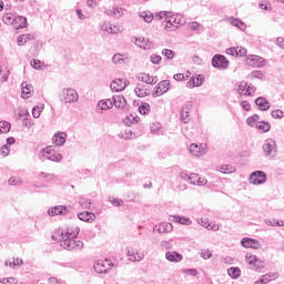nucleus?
Segmentation results:
<instances>
[{"mask_svg": "<svg viewBox=\"0 0 284 284\" xmlns=\"http://www.w3.org/2000/svg\"><path fill=\"white\" fill-rule=\"evenodd\" d=\"M58 237H55L54 235H52L53 241H60V245L61 247H63L64 250H81L83 247V242L77 240V237H69L68 235L63 234V230L58 232Z\"/></svg>", "mask_w": 284, "mask_h": 284, "instance_id": "f257e3e1", "label": "nucleus"}, {"mask_svg": "<svg viewBox=\"0 0 284 284\" xmlns=\"http://www.w3.org/2000/svg\"><path fill=\"white\" fill-rule=\"evenodd\" d=\"M40 161L43 163L45 162V159L48 161H53L55 163H60V161H63V155L57 151H54V149L47 146L44 149H42L40 155H39Z\"/></svg>", "mask_w": 284, "mask_h": 284, "instance_id": "f03ea898", "label": "nucleus"}, {"mask_svg": "<svg viewBox=\"0 0 284 284\" xmlns=\"http://www.w3.org/2000/svg\"><path fill=\"white\" fill-rule=\"evenodd\" d=\"M114 263H111L110 260H99L94 263L93 267L98 274H108L112 267H114Z\"/></svg>", "mask_w": 284, "mask_h": 284, "instance_id": "7ed1b4c3", "label": "nucleus"}, {"mask_svg": "<svg viewBox=\"0 0 284 284\" xmlns=\"http://www.w3.org/2000/svg\"><path fill=\"white\" fill-rule=\"evenodd\" d=\"M62 97L63 103H77V101H79V93L71 88L63 89Z\"/></svg>", "mask_w": 284, "mask_h": 284, "instance_id": "20e7f679", "label": "nucleus"}, {"mask_svg": "<svg viewBox=\"0 0 284 284\" xmlns=\"http://www.w3.org/2000/svg\"><path fill=\"white\" fill-rule=\"evenodd\" d=\"M212 65L220 70H227V68H230V61L223 54H215L212 58Z\"/></svg>", "mask_w": 284, "mask_h": 284, "instance_id": "39448f33", "label": "nucleus"}, {"mask_svg": "<svg viewBox=\"0 0 284 284\" xmlns=\"http://www.w3.org/2000/svg\"><path fill=\"white\" fill-rule=\"evenodd\" d=\"M248 181L253 185H263L267 181V174L263 171H254L251 173Z\"/></svg>", "mask_w": 284, "mask_h": 284, "instance_id": "423d86ee", "label": "nucleus"}, {"mask_svg": "<svg viewBox=\"0 0 284 284\" xmlns=\"http://www.w3.org/2000/svg\"><path fill=\"white\" fill-rule=\"evenodd\" d=\"M264 156H276V141L267 139L263 145Z\"/></svg>", "mask_w": 284, "mask_h": 284, "instance_id": "0eeeda50", "label": "nucleus"}, {"mask_svg": "<svg viewBox=\"0 0 284 284\" xmlns=\"http://www.w3.org/2000/svg\"><path fill=\"white\" fill-rule=\"evenodd\" d=\"M170 90V80H162L160 83L156 84V87L153 90V97H162V94H165Z\"/></svg>", "mask_w": 284, "mask_h": 284, "instance_id": "6e6552de", "label": "nucleus"}, {"mask_svg": "<svg viewBox=\"0 0 284 284\" xmlns=\"http://www.w3.org/2000/svg\"><path fill=\"white\" fill-rule=\"evenodd\" d=\"M165 17V26H164V30H168L169 32H172V28H176V13H173L172 11H168L166 13H164Z\"/></svg>", "mask_w": 284, "mask_h": 284, "instance_id": "1a4fd4ad", "label": "nucleus"}, {"mask_svg": "<svg viewBox=\"0 0 284 284\" xmlns=\"http://www.w3.org/2000/svg\"><path fill=\"white\" fill-rule=\"evenodd\" d=\"M193 104L192 101H187L181 109V121L182 123H190V120L192 119L191 115H185V114H190V111L192 110Z\"/></svg>", "mask_w": 284, "mask_h": 284, "instance_id": "9d476101", "label": "nucleus"}, {"mask_svg": "<svg viewBox=\"0 0 284 284\" xmlns=\"http://www.w3.org/2000/svg\"><path fill=\"white\" fill-rule=\"evenodd\" d=\"M242 247H251L253 250H261V242L252 237H244L241 240Z\"/></svg>", "mask_w": 284, "mask_h": 284, "instance_id": "9b49d317", "label": "nucleus"}, {"mask_svg": "<svg viewBox=\"0 0 284 284\" xmlns=\"http://www.w3.org/2000/svg\"><path fill=\"white\" fill-rule=\"evenodd\" d=\"M49 216H63L68 214V206L58 205L48 210Z\"/></svg>", "mask_w": 284, "mask_h": 284, "instance_id": "f8f14e48", "label": "nucleus"}, {"mask_svg": "<svg viewBox=\"0 0 284 284\" xmlns=\"http://www.w3.org/2000/svg\"><path fill=\"white\" fill-rule=\"evenodd\" d=\"M247 64L252 65V68H263L265 65V59L258 55H251L247 58Z\"/></svg>", "mask_w": 284, "mask_h": 284, "instance_id": "ddd939ff", "label": "nucleus"}, {"mask_svg": "<svg viewBox=\"0 0 284 284\" xmlns=\"http://www.w3.org/2000/svg\"><path fill=\"white\" fill-rule=\"evenodd\" d=\"M189 183H191V185H200V186L207 185V180L205 178H201L196 173H191L189 178Z\"/></svg>", "mask_w": 284, "mask_h": 284, "instance_id": "4468645a", "label": "nucleus"}, {"mask_svg": "<svg viewBox=\"0 0 284 284\" xmlns=\"http://www.w3.org/2000/svg\"><path fill=\"white\" fill-rule=\"evenodd\" d=\"M128 256H129V261H132L133 263H139L143 261V258H145V254L136 250H129Z\"/></svg>", "mask_w": 284, "mask_h": 284, "instance_id": "2eb2a0df", "label": "nucleus"}, {"mask_svg": "<svg viewBox=\"0 0 284 284\" xmlns=\"http://www.w3.org/2000/svg\"><path fill=\"white\" fill-rule=\"evenodd\" d=\"M205 81V77L199 74L196 77H193L187 83L186 88H201L203 85V82Z\"/></svg>", "mask_w": 284, "mask_h": 284, "instance_id": "dca6fc26", "label": "nucleus"}, {"mask_svg": "<svg viewBox=\"0 0 284 284\" xmlns=\"http://www.w3.org/2000/svg\"><path fill=\"white\" fill-rule=\"evenodd\" d=\"M166 261H170V263H181L183 261V255H181L176 251H168L165 253Z\"/></svg>", "mask_w": 284, "mask_h": 284, "instance_id": "f3484780", "label": "nucleus"}, {"mask_svg": "<svg viewBox=\"0 0 284 284\" xmlns=\"http://www.w3.org/2000/svg\"><path fill=\"white\" fill-rule=\"evenodd\" d=\"M112 104L114 108H118L119 110H123L125 105H128V101L125 100V97L123 95H113L112 98Z\"/></svg>", "mask_w": 284, "mask_h": 284, "instance_id": "a211bd4d", "label": "nucleus"}, {"mask_svg": "<svg viewBox=\"0 0 284 284\" xmlns=\"http://www.w3.org/2000/svg\"><path fill=\"white\" fill-rule=\"evenodd\" d=\"M52 141L59 146L65 145V141H68V133L58 132L52 136Z\"/></svg>", "mask_w": 284, "mask_h": 284, "instance_id": "6ab92c4d", "label": "nucleus"}, {"mask_svg": "<svg viewBox=\"0 0 284 284\" xmlns=\"http://www.w3.org/2000/svg\"><path fill=\"white\" fill-rule=\"evenodd\" d=\"M79 232H81V227H79L78 225H70L65 229L63 235L71 239H77L79 236Z\"/></svg>", "mask_w": 284, "mask_h": 284, "instance_id": "aec40b11", "label": "nucleus"}, {"mask_svg": "<svg viewBox=\"0 0 284 284\" xmlns=\"http://www.w3.org/2000/svg\"><path fill=\"white\" fill-rule=\"evenodd\" d=\"M169 221L172 223H180V225H192V220L185 216L170 215Z\"/></svg>", "mask_w": 284, "mask_h": 284, "instance_id": "412c9836", "label": "nucleus"}, {"mask_svg": "<svg viewBox=\"0 0 284 284\" xmlns=\"http://www.w3.org/2000/svg\"><path fill=\"white\" fill-rule=\"evenodd\" d=\"M13 28H16V30L28 28V18L23 16L16 17V20L13 22Z\"/></svg>", "mask_w": 284, "mask_h": 284, "instance_id": "4be33fe9", "label": "nucleus"}, {"mask_svg": "<svg viewBox=\"0 0 284 284\" xmlns=\"http://www.w3.org/2000/svg\"><path fill=\"white\" fill-rule=\"evenodd\" d=\"M255 105H257L258 110L262 112H267V110H270V101L263 97H260L255 100Z\"/></svg>", "mask_w": 284, "mask_h": 284, "instance_id": "5701e85b", "label": "nucleus"}, {"mask_svg": "<svg viewBox=\"0 0 284 284\" xmlns=\"http://www.w3.org/2000/svg\"><path fill=\"white\" fill-rule=\"evenodd\" d=\"M110 88L115 92H123V90L126 88V84L123 82V79H115L111 82Z\"/></svg>", "mask_w": 284, "mask_h": 284, "instance_id": "b1692460", "label": "nucleus"}, {"mask_svg": "<svg viewBox=\"0 0 284 284\" xmlns=\"http://www.w3.org/2000/svg\"><path fill=\"white\" fill-rule=\"evenodd\" d=\"M134 92L140 99H143V97H150V89L145 88V84L138 83Z\"/></svg>", "mask_w": 284, "mask_h": 284, "instance_id": "393cba45", "label": "nucleus"}, {"mask_svg": "<svg viewBox=\"0 0 284 284\" xmlns=\"http://www.w3.org/2000/svg\"><path fill=\"white\" fill-rule=\"evenodd\" d=\"M78 219L84 223H92L97 219V215L92 212L84 211L78 214Z\"/></svg>", "mask_w": 284, "mask_h": 284, "instance_id": "a878e982", "label": "nucleus"}, {"mask_svg": "<svg viewBox=\"0 0 284 284\" xmlns=\"http://www.w3.org/2000/svg\"><path fill=\"white\" fill-rule=\"evenodd\" d=\"M21 97L22 99H30L32 97V85L28 84V82L21 83Z\"/></svg>", "mask_w": 284, "mask_h": 284, "instance_id": "bb28decb", "label": "nucleus"}, {"mask_svg": "<svg viewBox=\"0 0 284 284\" xmlns=\"http://www.w3.org/2000/svg\"><path fill=\"white\" fill-rule=\"evenodd\" d=\"M174 230V226L170 222H161L158 229L159 234H168Z\"/></svg>", "mask_w": 284, "mask_h": 284, "instance_id": "cd10ccee", "label": "nucleus"}, {"mask_svg": "<svg viewBox=\"0 0 284 284\" xmlns=\"http://www.w3.org/2000/svg\"><path fill=\"white\" fill-rule=\"evenodd\" d=\"M189 152L190 154H192L193 156H203L204 151L203 149L196 144V143H192L189 148Z\"/></svg>", "mask_w": 284, "mask_h": 284, "instance_id": "c85d7f7f", "label": "nucleus"}, {"mask_svg": "<svg viewBox=\"0 0 284 284\" xmlns=\"http://www.w3.org/2000/svg\"><path fill=\"white\" fill-rule=\"evenodd\" d=\"M34 39V36L30 34V33H24L18 37L17 39V43L18 45H26V43H28V41H32Z\"/></svg>", "mask_w": 284, "mask_h": 284, "instance_id": "c756f323", "label": "nucleus"}, {"mask_svg": "<svg viewBox=\"0 0 284 284\" xmlns=\"http://www.w3.org/2000/svg\"><path fill=\"white\" fill-rule=\"evenodd\" d=\"M148 43H150V41L143 37L135 38V45H139L142 50H150V44Z\"/></svg>", "mask_w": 284, "mask_h": 284, "instance_id": "7c9ffc66", "label": "nucleus"}, {"mask_svg": "<svg viewBox=\"0 0 284 284\" xmlns=\"http://www.w3.org/2000/svg\"><path fill=\"white\" fill-rule=\"evenodd\" d=\"M231 26H234V28H239V30H242V32H245L247 28V26H245L244 22H242L239 18H231Z\"/></svg>", "mask_w": 284, "mask_h": 284, "instance_id": "2f4dec72", "label": "nucleus"}, {"mask_svg": "<svg viewBox=\"0 0 284 284\" xmlns=\"http://www.w3.org/2000/svg\"><path fill=\"white\" fill-rule=\"evenodd\" d=\"M219 172L222 174H233V172H236V168L230 165V164H223L220 166Z\"/></svg>", "mask_w": 284, "mask_h": 284, "instance_id": "473e14b6", "label": "nucleus"}, {"mask_svg": "<svg viewBox=\"0 0 284 284\" xmlns=\"http://www.w3.org/2000/svg\"><path fill=\"white\" fill-rule=\"evenodd\" d=\"M255 128L257 130H262V132H270V130L272 129V125L270 124V122L260 121L256 123Z\"/></svg>", "mask_w": 284, "mask_h": 284, "instance_id": "72a5a7b5", "label": "nucleus"}, {"mask_svg": "<svg viewBox=\"0 0 284 284\" xmlns=\"http://www.w3.org/2000/svg\"><path fill=\"white\" fill-rule=\"evenodd\" d=\"M260 119H261V116L258 114H254L246 119V123H247V125H250V128H256V123L260 122L258 121Z\"/></svg>", "mask_w": 284, "mask_h": 284, "instance_id": "f704fd0d", "label": "nucleus"}, {"mask_svg": "<svg viewBox=\"0 0 284 284\" xmlns=\"http://www.w3.org/2000/svg\"><path fill=\"white\" fill-rule=\"evenodd\" d=\"M246 263H248V265H255V263H263V261L258 260V257H256V255H252L251 253H246Z\"/></svg>", "mask_w": 284, "mask_h": 284, "instance_id": "c9c22d12", "label": "nucleus"}, {"mask_svg": "<svg viewBox=\"0 0 284 284\" xmlns=\"http://www.w3.org/2000/svg\"><path fill=\"white\" fill-rule=\"evenodd\" d=\"M140 17L144 19L145 23H152L154 21V14L150 11L141 12Z\"/></svg>", "mask_w": 284, "mask_h": 284, "instance_id": "e433bc0d", "label": "nucleus"}, {"mask_svg": "<svg viewBox=\"0 0 284 284\" xmlns=\"http://www.w3.org/2000/svg\"><path fill=\"white\" fill-rule=\"evenodd\" d=\"M16 18L17 17L12 16V13H6L2 17V21L6 23V26H13Z\"/></svg>", "mask_w": 284, "mask_h": 284, "instance_id": "4c0bfd02", "label": "nucleus"}, {"mask_svg": "<svg viewBox=\"0 0 284 284\" xmlns=\"http://www.w3.org/2000/svg\"><path fill=\"white\" fill-rule=\"evenodd\" d=\"M227 274H229V276H231V278H239V276H241V268L230 267L227 270Z\"/></svg>", "mask_w": 284, "mask_h": 284, "instance_id": "58836bf2", "label": "nucleus"}, {"mask_svg": "<svg viewBox=\"0 0 284 284\" xmlns=\"http://www.w3.org/2000/svg\"><path fill=\"white\" fill-rule=\"evenodd\" d=\"M98 105L102 110H110V108L113 106L112 101L110 99L106 101L105 100L99 101Z\"/></svg>", "mask_w": 284, "mask_h": 284, "instance_id": "ea45409f", "label": "nucleus"}, {"mask_svg": "<svg viewBox=\"0 0 284 284\" xmlns=\"http://www.w3.org/2000/svg\"><path fill=\"white\" fill-rule=\"evenodd\" d=\"M10 122L1 121L0 122V134H8L10 132Z\"/></svg>", "mask_w": 284, "mask_h": 284, "instance_id": "a19ab883", "label": "nucleus"}, {"mask_svg": "<svg viewBox=\"0 0 284 284\" xmlns=\"http://www.w3.org/2000/svg\"><path fill=\"white\" fill-rule=\"evenodd\" d=\"M125 12V9L121 8V7H113V17L114 19H121V17H123Z\"/></svg>", "mask_w": 284, "mask_h": 284, "instance_id": "79ce46f5", "label": "nucleus"}, {"mask_svg": "<svg viewBox=\"0 0 284 284\" xmlns=\"http://www.w3.org/2000/svg\"><path fill=\"white\" fill-rule=\"evenodd\" d=\"M79 203L84 210H90V205H92V200L87 197H80Z\"/></svg>", "mask_w": 284, "mask_h": 284, "instance_id": "37998d69", "label": "nucleus"}, {"mask_svg": "<svg viewBox=\"0 0 284 284\" xmlns=\"http://www.w3.org/2000/svg\"><path fill=\"white\" fill-rule=\"evenodd\" d=\"M179 26H185V18L181 13H175V28Z\"/></svg>", "mask_w": 284, "mask_h": 284, "instance_id": "c03bdc74", "label": "nucleus"}, {"mask_svg": "<svg viewBox=\"0 0 284 284\" xmlns=\"http://www.w3.org/2000/svg\"><path fill=\"white\" fill-rule=\"evenodd\" d=\"M237 92H239L240 95L245 97V92H247V82L242 81L237 87Z\"/></svg>", "mask_w": 284, "mask_h": 284, "instance_id": "a18cd8bd", "label": "nucleus"}, {"mask_svg": "<svg viewBox=\"0 0 284 284\" xmlns=\"http://www.w3.org/2000/svg\"><path fill=\"white\" fill-rule=\"evenodd\" d=\"M23 264V260L21 258H13L12 262H9V266L12 267L13 270H17V267H21Z\"/></svg>", "mask_w": 284, "mask_h": 284, "instance_id": "49530a36", "label": "nucleus"}, {"mask_svg": "<svg viewBox=\"0 0 284 284\" xmlns=\"http://www.w3.org/2000/svg\"><path fill=\"white\" fill-rule=\"evenodd\" d=\"M119 138L124 140L132 139V130L125 129L123 132L119 134Z\"/></svg>", "mask_w": 284, "mask_h": 284, "instance_id": "de8ad7c7", "label": "nucleus"}, {"mask_svg": "<svg viewBox=\"0 0 284 284\" xmlns=\"http://www.w3.org/2000/svg\"><path fill=\"white\" fill-rule=\"evenodd\" d=\"M138 81H142V83H149L150 84V74L149 73H140L136 75Z\"/></svg>", "mask_w": 284, "mask_h": 284, "instance_id": "09e8293b", "label": "nucleus"}, {"mask_svg": "<svg viewBox=\"0 0 284 284\" xmlns=\"http://www.w3.org/2000/svg\"><path fill=\"white\" fill-rule=\"evenodd\" d=\"M9 185H23L21 178L12 176L8 180Z\"/></svg>", "mask_w": 284, "mask_h": 284, "instance_id": "8fccbe9b", "label": "nucleus"}, {"mask_svg": "<svg viewBox=\"0 0 284 284\" xmlns=\"http://www.w3.org/2000/svg\"><path fill=\"white\" fill-rule=\"evenodd\" d=\"M140 114H148L150 112V104L148 102L142 103V105L139 106Z\"/></svg>", "mask_w": 284, "mask_h": 284, "instance_id": "3c124183", "label": "nucleus"}, {"mask_svg": "<svg viewBox=\"0 0 284 284\" xmlns=\"http://www.w3.org/2000/svg\"><path fill=\"white\" fill-rule=\"evenodd\" d=\"M19 281L16 277H4L0 280V284H17Z\"/></svg>", "mask_w": 284, "mask_h": 284, "instance_id": "603ef678", "label": "nucleus"}, {"mask_svg": "<svg viewBox=\"0 0 284 284\" xmlns=\"http://www.w3.org/2000/svg\"><path fill=\"white\" fill-rule=\"evenodd\" d=\"M109 201L111 202V204L114 205V207H121V206H123V200H121V199L109 197Z\"/></svg>", "mask_w": 284, "mask_h": 284, "instance_id": "864d4df0", "label": "nucleus"}, {"mask_svg": "<svg viewBox=\"0 0 284 284\" xmlns=\"http://www.w3.org/2000/svg\"><path fill=\"white\" fill-rule=\"evenodd\" d=\"M130 123H139V118L134 115L126 116V119H124V125L130 126Z\"/></svg>", "mask_w": 284, "mask_h": 284, "instance_id": "5fc2aeb1", "label": "nucleus"}, {"mask_svg": "<svg viewBox=\"0 0 284 284\" xmlns=\"http://www.w3.org/2000/svg\"><path fill=\"white\" fill-rule=\"evenodd\" d=\"M162 54H163V57H165V59H169V60L174 59V51H172L170 49H163Z\"/></svg>", "mask_w": 284, "mask_h": 284, "instance_id": "6e6d98bb", "label": "nucleus"}, {"mask_svg": "<svg viewBox=\"0 0 284 284\" xmlns=\"http://www.w3.org/2000/svg\"><path fill=\"white\" fill-rule=\"evenodd\" d=\"M254 92H256V87H254L252 84H247L244 97H252V94H254Z\"/></svg>", "mask_w": 284, "mask_h": 284, "instance_id": "4d7b16f0", "label": "nucleus"}, {"mask_svg": "<svg viewBox=\"0 0 284 284\" xmlns=\"http://www.w3.org/2000/svg\"><path fill=\"white\" fill-rule=\"evenodd\" d=\"M271 116H273V119H283L284 118V111L283 110H274L271 113Z\"/></svg>", "mask_w": 284, "mask_h": 284, "instance_id": "13d9d810", "label": "nucleus"}, {"mask_svg": "<svg viewBox=\"0 0 284 284\" xmlns=\"http://www.w3.org/2000/svg\"><path fill=\"white\" fill-rule=\"evenodd\" d=\"M30 63L34 70H41L42 62L40 60L32 59Z\"/></svg>", "mask_w": 284, "mask_h": 284, "instance_id": "bf43d9fd", "label": "nucleus"}, {"mask_svg": "<svg viewBox=\"0 0 284 284\" xmlns=\"http://www.w3.org/2000/svg\"><path fill=\"white\" fill-rule=\"evenodd\" d=\"M0 154L1 156H8V154H10V146H8V144L2 145L0 149Z\"/></svg>", "mask_w": 284, "mask_h": 284, "instance_id": "052dcab7", "label": "nucleus"}, {"mask_svg": "<svg viewBox=\"0 0 284 284\" xmlns=\"http://www.w3.org/2000/svg\"><path fill=\"white\" fill-rule=\"evenodd\" d=\"M226 54H230L231 57H239V47L226 49Z\"/></svg>", "mask_w": 284, "mask_h": 284, "instance_id": "680f3d73", "label": "nucleus"}, {"mask_svg": "<svg viewBox=\"0 0 284 284\" xmlns=\"http://www.w3.org/2000/svg\"><path fill=\"white\" fill-rule=\"evenodd\" d=\"M40 176L42 179H45L47 181H53L54 180V174H52V173L41 172Z\"/></svg>", "mask_w": 284, "mask_h": 284, "instance_id": "e2e57ef3", "label": "nucleus"}, {"mask_svg": "<svg viewBox=\"0 0 284 284\" xmlns=\"http://www.w3.org/2000/svg\"><path fill=\"white\" fill-rule=\"evenodd\" d=\"M161 55H156V54H152L151 55V63H153L154 65H159V63H161Z\"/></svg>", "mask_w": 284, "mask_h": 284, "instance_id": "0e129e2a", "label": "nucleus"}, {"mask_svg": "<svg viewBox=\"0 0 284 284\" xmlns=\"http://www.w3.org/2000/svg\"><path fill=\"white\" fill-rule=\"evenodd\" d=\"M113 63H121L123 61V54L115 53L112 58Z\"/></svg>", "mask_w": 284, "mask_h": 284, "instance_id": "69168bd1", "label": "nucleus"}, {"mask_svg": "<svg viewBox=\"0 0 284 284\" xmlns=\"http://www.w3.org/2000/svg\"><path fill=\"white\" fill-rule=\"evenodd\" d=\"M251 77L252 79H263V71H253Z\"/></svg>", "mask_w": 284, "mask_h": 284, "instance_id": "338daca9", "label": "nucleus"}, {"mask_svg": "<svg viewBox=\"0 0 284 284\" xmlns=\"http://www.w3.org/2000/svg\"><path fill=\"white\" fill-rule=\"evenodd\" d=\"M201 258H204V261H207L209 258H212V252L204 251L201 253Z\"/></svg>", "mask_w": 284, "mask_h": 284, "instance_id": "774afa93", "label": "nucleus"}]
</instances>
